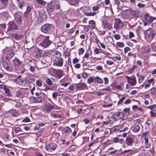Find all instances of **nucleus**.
Segmentation results:
<instances>
[{
  "label": "nucleus",
  "mask_w": 156,
  "mask_h": 156,
  "mask_svg": "<svg viewBox=\"0 0 156 156\" xmlns=\"http://www.w3.org/2000/svg\"><path fill=\"white\" fill-rule=\"evenodd\" d=\"M49 36L45 37L43 41L40 43V45L44 48L48 47L51 43V41L49 40Z\"/></svg>",
  "instance_id": "f257e3e1"
},
{
  "label": "nucleus",
  "mask_w": 156,
  "mask_h": 156,
  "mask_svg": "<svg viewBox=\"0 0 156 156\" xmlns=\"http://www.w3.org/2000/svg\"><path fill=\"white\" fill-rule=\"evenodd\" d=\"M8 25V26L7 28L8 31L16 30H18V27L17 25L13 21L9 22Z\"/></svg>",
  "instance_id": "f03ea898"
},
{
  "label": "nucleus",
  "mask_w": 156,
  "mask_h": 156,
  "mask_svg": "<svg viewBox=\"0 0 156 156\" xmlns=\"http://www.w3.org/2000/svg\"><path fill=\"white\" fill-rule=\"evenodd\" d=\"M123 26V23L121 20L119 19H115V22L114 27L116 30H119L122 28Z\"/></svg>",
  "instance_id": "7ed1b4c3"
},
{
  "label": "nucleus",
  "mask_w": 156,
  "mask_h": 156,
  "mask_svg": "<svg viewBox=\"0 0 156 156\" xmlns=\"http://www.w3.org/2000/svg\"><path fill=\"white\" fill-rule=\"evenodd\" d=\"M57 147V145L54 143H51L45 146V149L49 154H51L52 152L54 151Z\"/></svg>",
  "instance_id": "20e7f679"
},
{
  "label": "nucleus",
  "mask_w": 156,
  "mask_h": 156,
  "mask_svg": "<svg viewBox=\"0 0 156 156\" xmlns=\"http://www.w3.org/2000/svg\"><path fill=\"white\" fill-rule=\"evenodd\" d=\"M51 24L49 23H46L42 26L41 28L42 32L44 33H48L51 28Z\"/></svg>",
  "instance_id": "39448f33"
},
{
  "label": "nucleus",
  "mask_w": 156,
  "mask_h": 156,
  "mask_svg": "<svg viewBox=\"0 0 156 156\" xmlns=\"http://www.w3.org/2000/svg\"><path fill=\"white\" fill-rule=\"evenodd\" d=\"M123 117V114L121 112H117L112 115V117L115 120H118L122 119Z\"/></svg>",
  "instance_id": "423d86ee"
},
{
  "label": "nucleus",
  "mask_w": 156,
  "mask_h": 156,
  "mask_svg": "<svg viewBox=\"0 0 156 156\" xmlns=\"http://www.w3.org/2000/svg\"><path fill=\"white\" fill-rule=\"evenodd\" d=\"M76 88L77 90H84L87 86L84 83L81 82L75 84Z\"/></svg>",
  "instance_id": "0eeeda50"
},
{
  "label": "nucleus",
  "mask_w": 156,
  "mask_h": 156,
  "mask_svg": "<svg viewBox=\"0 0 156 156\" xmlns=\"http://www.w3.org/2000/svg\"><path fill=\"white\" fill-rule=\"evenodd\" d=\"M55 4L52 3H49L46 6V9L48 12H50L54 11L55 9Z\"/></svg>",
  "instance_id": "6e6552de"
},
{
  "label": "nucleus",
  "mask_w": 156,
  "mask_h": 156,
  "mask_svg": "<svg viewBox=\"0 0 156 156\" xmlns=\"http://www.w3.org/2000/svg\"><path fill=\"white\" fill-rule=\"evenodd\" d=\"M146 33L148 37L149 38L151 39L153 38L155 35V34L154 33L153 30L152 28H149L146 31Z\"/></svg>",
  "instance_id": "1a4fd4ad"
},
{
  "label": "nucleus",
  "mask_w": 156,
  "mask_h": 156,
  "mask_svg": "<svg viewBox=\"0 0 156 156\" xmlns=\"http://www.w3.org/2000/svg\"><path fill=\"white\" fill-rule=\"evenodd\" d=\"M15 20L18 24L21 25L22 23V16L18 13L16 14L14 16Z\"/></svg>",
  "instance_id": "9d476101"
},
{
  "label": "nucleus",
  "mask_w": 156,
  "mask_h": 156,
  "mask_svg": "<svg viewBox=\"0 0 156 156\" xmlns=\"http://www.w3.org/2000/svg\"><path fill=\"white\" fill-rule=\"evenodd\" d=\"M127 82L132 86H133L136 85V81L135 77H133L131 78L127 76Z\"/></svg>",
  "instance_id": "9b49d317"
},
{
  "label": "nucleus",
  "mask_w": 156,
  "mask_h": 156,
  "mask_svg": "<svg viewBox=\"0 0 156 156\" xmlns=\"http://www.w3.org/2000/svg\"><path fill=\"white\" fill-rule=\"evenodd\" d=\"M144 19L146 22H149L150 23H152L155 20L154 17L150 16L147 14L144 16Z\"/></svg>",
  "instance_id": "f8f14e48"
},
{
  "label": "nucleus",
  "mask_w": 156,
  "mask_h": 156,
  "mask_svg": "<svg viewBox=\"0 0 156 156\" xmlns=\"http://www.w3.org/2000/svg\"><path fill=\"white\" fill-rule=\"evenodd\" d=\"M11 36L16 40H20L23 37V36L21 34H19L16 33L12 34H11Z\"/></svg>",
  "instance_id": "ddd939ff"
},
{
  "label": "nucleus",
  "mask_w": 156,
  "mask_h": 156,
  "mask_svg": "<svg viewBox=\"0 0 156 156\" xmlns=\"http://www.w3.org/2000/svg\"><path fill=\"white\" fill-rule=\"evenodd\" d=\"M129 11L130 14L135 17H138L139 16V12L137 10H133L131 9H127Z\"/></svg>",
  "instance_id": "4468645a"
},
{
  "label": "nucleus",
  "mask_w": 156,
  "mask_h": 156,
  "mask_svg": "<svg viewBox=\"0 0 156 156\" xmlns=\"http://www.w3.org/2000/svg\"><path fill=\"white\" fill-rule=\"evenodd\" d=\"M14 81L19 85H22L23 84V81L21 79V76H19L17 78L14 79Z\"/></svg>",
  "instance_id": "2eb2a0df"
},
{
  "label": "nucleus",
  "mask_w": 156,
  "mask_h": 156,
  "mask_svg": "<svg viewBox=\"0 0 156 156\" xmlns=\"http://www.w3.org/2000/svg\"><path fill=\"white\" fill-rule=\"evenodd\" d=\"M55 75L58 79H60L63 76V71L59 69L56 71L55 72Z\"/></svg>",
  "instance_id": "dca6fc26"
},
{
  "label": "nucleus",
  "mask_w": 156,
  "mask_h": 156,
  "mask_svg": "<svg viewBox=\"0 0 156 156\" xmlns=\"http://www.w3.org/2000/svg\"><path fill=\"white\" fill-rule=\"evenodd\" d=\"M134 137L133 136L130 137L128 136L127 137V146H132L134 142Z\"/></svg>",
  "instance_id": "f3484780"
},
{
  "label": "nucleus",
  "mask_w": 156,
  "mask_h": 156,
  "mask_svg": "<svg viewBox=\"0 0 156 156\" xmlns=\"http://www.w3.org/2000/svg\"><path fill=\"white\" fill-rule=\"evenodd\" d=\"M39 14V17L43 20L46 19V13L44 10H41L40 11Z\"/></svg>",
  "instance_id": "a211bd4d"
},
{
  "label": "nucleus",
  "mask_w": 156,
  "mask_h": 156,
  "mask_svg": "<svg viewBox=\"0 0 156 156\" xmlns=\"http://www.w3.org/2000/svg\"><path fill=\"white\" fill-rule=\"evenodd\" d=\"M92 54V51L90 48L87 49L86 52L85 54L83 57V58H86L87 60L88 59L90 56H91Z\"/></svg>",
  "instance_id": "6ab92c4d"
},
{
  "label": "nucleus",
  "mask_w": 156,
  "mask_h": 156,
  "mask_svg": "<svg viewBox=\"0 0 156 156\" xmlns=\"http://www.w3.org/2000/svg\"><path fill=\"white\" fill-rule=\"evenodd\" d=\"M63 63V59L62 58H60L58 60L55 61L54 63V65L56 66L62 67Z\"/></svg>",
  "instance_id": "aec40b11"
},
{
  "label": "nucleus",
  "mask_w": 156,
  "mask_h": 156,
  "mask_svg": "<svg viewBox=\"0 0 156 156\" xmlns=\"http://www.w3.org/2000/svg\"><path fill=\"white\" fill-rule=\"evenodd\" d=\"M71 131V129L68 126L64 127L62 131V133L66 135L69 134Z\"/></svg>",
  "instance_id": "412c9836"
},
{
  "label": "nucleus",
  "mask_w": 156,
  "mask_h": 156,
  "mask_svg": "<svg viewBox=\"0 0 156 156\" xmlns=\"http://www.w3.org/2000/svg\"><path fill=\"white\" fill-rule=\"evenodd\" d=\"M13 64L15 67H17L21 66V62L19 59L17 58L13 60Z\"/></svg>",
  "instance_id": "4be33fe9"
},
{
  "label": "nucleus",
  "mask_w": 156,
  "mask_h": 156,
  "mask_svg": "<svg viewBox=\"0 0 156 156\" xmlns=\"http://www.w3.org/2000/svg\"><path fill=\"white\" fill-rule=\"evenodd\" d=\"M127 156L131 155L138 152L137 149H136L127 150Z\"/></svg>",
  "instance_id": "5701e85b"
},
{
  "label": "nucleus",
  "mask_w": 156,
  "mask_h": 156,
  "mask_svg": "<svg viewBox=\"0 0 156 156\" xmlns=\"http://www.w3.org/2000/svg\"><path fill=\"white\" fill-rule=\"evenodd\" d=\"M136 75L138 78V82L140 84L143 82L144 80L145 77L142 75H140L138 73H137Z\"/></svg>",
  "instance_id": "b1692460"
},
{
  "label": "nucleus",
  "mask_w": 156,
  "mask_h": 156,
  "mask_svg": "<svg viewBox=\"0 0 156 156\" xmlns=\"http://www.w3.org/2000/svg\"><path fill=\"white\" fill-rule=\"evenodd\" d=\"M103 26L104 29H111L112 28V25L110 24L107 22L105 21L103 23Z\"/></svg>",
  "instance_id": "393cba45"
},
{
  "label": "nucleus",
  "mask_w": 156,
  "mask_h": 156,
  "mask_svg": "<svg viewBox=\"0 0 156 156\" xmlns=\"http://www.w3.org/2000/svg\"><path fill=\"white\" fill-rule=\"evenodd\" d=\"M54 108V106L49 103L46 107V110L47 112H50Z\"/></svg>",
  "instance_id": "a878e982"
},
{
  "label": "nucleus",
  "mask_w": 156,
  "mask_h": 156,
  "mask_svg": "<svg viewBox=\"0 0 156 156\" xmlns=\"http://www.w3.org/2000/svg\"><path fill=\"white\" fill-rule=\"evenodd\" d=\"M32 99H33L35 102L39 103L42 102L43 98L42 96H40L37 98L33 97H32Z\"/></svg>",
  "instance_id": "bb28decb"
},
{
  "label": "nucleus",
  "mask_w": 156,
  "mask_h": 156,
  "mask_svg": "<svg viewBox=\"0 0 156 156\" xmlns=\"http://www.w3.org/2000/svg\"><path fill=\"white\" fill-rule=\"evenodd\" d=\"M91 39L92 41L94 43L98 44L99 42H100V41L96 35L92 36L91 37Z\"/></svg>",
  "instance_id": "cd10ccee"
},
{
  "label": "nucleus",
  "mask_w": 156,
  "mask_h": 156,
  "mask_svg": "<svg viewBox=\"0 0 156 156\" xmlns=\"http://www.w3.org/2000/svg\"><path fill=\"white\" fill-rule=\"evenodd\" d=\"M94 82L101 84L103 82V80L99 76H96L95 77H94Z\"/></svg>",
  "instance_id": "c85d7f7f"
},
{
  "label": "nucleus",
  "mask_w": 156,
  "mask_h": 156,
  "mask_svg": "<svg viewBox=\"0 0 156 156\" xmlns=\"http://www.w3.org/2000/svg\"><path fill=\"white\" fill-rule=\"evenodd\" d=\"M144 140H145L144 144L145 145L146 148H147L149 147L150 146L151 144L150 143L148 144V143H149L148 137H146L144 138Z\"/></svg>",
  "instance_id": "c756f323"
},
{
  "label": "nucleus",
  "mask_w": 156,
  "mask_h": 156,
  "mask_svg": "<svg viewBox=\"0 0 156 156\" xmlns=\"http://www.w3.org/2000/svg\"><path fill=\"white\" fill-rule=\"evenodd\" d=\"M89 24H91V25L88 26V27L92 29L95 28V22L93 20H91L89 21Z\"/></svg>",
  "instance_id": "7c9ffc66"
},
{
  "label": "nucleus",
  "mask_w": 156,
  "mask_h": 156,
  "mask_svg": "<svg viewBox=\"0 0 156 156\" xmlns=\"http://www.w3.org/2000/svg\"><path fill=\"white\" fill-rule=\"evenodd\" d=\"M17 4L20 9H22L24 5V3L23 0H17Z\"/></svg>",
  "instance_id": "2f4dec72"
},
{
  "label": "nucleus",
  "mask_w": 156,
  "mask_h": 156,
  "mask_svg": "<svg viewBox=\"0 0 156 156\" xmlns=\"http://www.w3.org/2000/svg\"><path fill=\"white\" fill-rule=\"evenodd\" d=\"M68 2L71 5H75L79 2V0H68Z\"/></svg>",
  "instance_id": "473e14b6"
},
{
  "label": "nucleus",
  "mask_w": 156,
  "mask_h": 156,
  "mask_svg": "<svg viewBox=\"0 0 156 156\" xmlns=\"http://www.w3.org/2000/svg\"><path fill=\"white\" fill-rule=\"evenodd\" d=\"M4 89L5 90V93L6 95L7 96H10L11 95V94L10 93L9 89L6 87H5Z\"/></svg>",
  "instance_id": "72a5a7b5"
},
{
  "label": "nucleus",
  "mask_w": 156,
  "mask_h": 156,
  "mask_svg": "<svg viewBox=\"0 0 156 156\" xmlns=\"http://www.w3.org/2000/svg\"><path fill=\"white\" fill-rule=\"evenodd\" d=\"M14 52L13 51H12L9 54H8L7 55L6 58L8 59H11L12 57L14 56Z\"/></svg>",
  "instance_id": "f704fd0d"
},
{
  "label": "nucleus",
  "mask_w": 156,
  "mask_h": 156,
  "mask_svg": "<svg viewBox=\"0 0 156 156\" xmlns=\"http://www.w3.org/2000/svg\"><path fill=\"white\" fill-rule=\"evenodd\" d=\"M39 4L45 5L47 2L43 0H35Z\"/></svg>",
  "instance_id": "c9c22d12"
},
{
  "label": "nucleus",
  "mask_w": 156,
  "mask_h": 156,
  "mask_svg": "<svg viewBox=\"0 0 156 156\" xmlns=\"http://www.w3.org/2000/svg\"><path fill=\"white\" fill-rule=\"evenodd\" d=\"M61 53L58 51H56L54 55V56L56 58V59H58L59 58L61 57Z\"/></svg>",
  "instance_id": "e433bc0d"
},
{
  "label": "nucleus",
  "mask_w": 156,
  "mask_h": 156,
  "mask_svg": "<svg viewBox=\"0 0 156 156\" xmlns=\"http://www.w3.org/2000/svg\"><path fill=\"white\" fill-rule=\"evenodd\" d=\"M140 129V126L138 125H135L134 126L133 130L135 132H138L139 131Z\"/></svg>",
  "instance_id": "4c0bfd02"
},
{
  "label": "nucleus",
  "mask_w": 156,
  "mask_h": 156,
  "mask_svg": "<svg viewBox=\"0 0 156 156\" xmlns=\"http://www.w3.org/2000/svg\"><path fill=\"white\" fill-rule=\"evenodd\" d=\"M2 4L5 6H7L9 4V0H0Z\"/></svg>",
  "instance_id": "58836bf2"
},
{
  "label": "nucleus",
  "mask_w": 156,
  "mask_h": 156,
  "mask_svg": "<svg viewBox=\"0 0 156 156\" xmlns=\"http://www.w3.org/2000/svg\"><path fill=\"white\" fill-rule=\"evenodd\" d=\"M53 117L55 118H62V115L60 114H54L52 115Z\"/></svg>",
  "instance_id": "ea45409f"
},
{
  "label": "nucleus",
  "mask_w": 156,
  "mask_h": 156,
  "mask_svg": "<svg viewBox=\"0 0 156 156\" xmlns=\"http://www.w3.org/2000/svg\"><path fill=\"white\" fill-rule=\"evenodd\" d=\"M137 68V66H134L132 67L128 71V72L129 73H132L134 70L135 69Z\"/></svg>",
  "instance_id": "a19ab883"
},
{
  "label": "nucleus",
  "mask_w": 156,
  "mask_h": 156,
  "mask_svg": "<svg viewBox=\"0 0 156 156\" xmlns=\"http://www.w3.org/2000/svg\"><path fill=\"white\" fill-rule=\"evenodd\" d=\"M149 133V132L146 131L144 132L141 135V137L143 138H144L146 137H147V136Z\"/></svg>",
  "instance_id": "79ce46f5"
},
{
  "label": "nucleus",
  "mask_w": 156,
  "mask_h": 156,
  "mask_svg": "<svg viewBox=\"0 0 156 156\" xmlns=\"http://www.w3.org/2000/svg\"><path fill=\"white\" fill-rule=\"evenodd\" d=\"M23 92L21 90H18L17 91L16 94V96L18 97H21L23 94Z\"/></svg>",
  "instance_id": "37998d69"
},
{
  "label": "nucleus",
  "mask_w": 156,
  "mask_h": 156,
  "mask_svg": "<svg viewBox=\"0 0 156 156\" xmlns=\"http://www.w3.org/2000/svg\"><path fill=\"white\" fill-rule=\"evenodd\" d=\"M32 6H28L27 7V11L25 12V14L26 13H29L31 10Z\"/></svg>",
  "instance_id": "c03bdc74"
},
{
  "label": "nucleus",
  "mask_w": 156,
  "mask_h": 156,
  "mask_svg": "<svg viewBox=\"0 0 156 156\" xmlns=\"http://www.w3.org/2000/svg\"><path fill=\"white\" fill-rule=\"evenodd\" d=\"M23 104L20 102H17L15 105L16 107L18 108L21 109L23 108Z\"/></svg>",
  "instance_id": "a18cd8bd"
},
{
  "label": "nucleus",
  "mask_w": 156,
  "mask_h": 156,
  "mask_svg": "<svg viewBox=\"0 0 156 156\" xmlns=\"http://www.w3.org/2000/svg\"><path fill=\"white\" fill-rule=\"evenodd\" d=\"M102 90L104 91L111 92L112 90L108 86H107L105 88L103 89Z\"/></svg>",
  "instance_id": "49530a36"
},
{
  "label": "nucleus",
  "mask_w": 156,
  "mask_h": 156,
  "mask_svg": "<svg viewBox=\"0 0 156 156\" xmlns=\"http://www.w3.org/2000/svg\"><path fill=\"white\" fill-rule=\"evenodd\" d=\"M93 81H94V77H91L88 79L87 82L89 84H90Z\"/></svg>",
  "instance_id": "de8ad7c7"
},
{
  "label": "nucleus",
  "mask_w": 156,
  "mask_h": 156,
  "mask_svg": "<svg viewBox=\"0 0 156 156\" xmlns=\"http://www.w3.org/2000/svg\"><path fill=\"white\" fill-rule=\"evenodd\" d=\"M58 95V94L57 92H55L52 94V97L54 99L56 100Z\"/></svg>",
  "instance_id": "09e8293b"
},
{
  "label": "nucleus",
  "mask_w": 156,
  "mask_h": 156,
  "mask_svg": "<svg viewBox=\"0 0 156 156\" xmlns=\"http://www.w3.org/2000/svg\"><path fill=\"white\" fill-rule=\"evenodd\" d=\"M116 45L117 47H123L124 46V44L121 42H118L116 43Z\"/></svg>",
  "instance_id": "8fccbe9b"
},
{
  "label": "nucleus",
  "mask_w": 156,
  "mask_h": 156,
  "mask_svg": "<svg viewBox=\"0 0 156 156\" xmlns=\"http://www.w3.org/2000/svg\"><path fill=\"white\" fill-rule=\"evenodd\" d=\"M147 108L151 110H153L154 108H156V105L154 104L152 105H150L148 106Z\"/></svg>",
  "instance_id": "3c124183"
},
{
  "label": "nucleus",
  "mask_w": 156,
  "mask_h": 156,
  "mask_svg": "<svg viewBox=\"0 0 156 156\" xmlns=\"http://www.w3.org/2000/svg\"><path fill=\"white\" fill-rule=\"evenodd\" d=\"M46 82L47 84L50 85H51L52 83V82L51 80L49 78H48L47 79L46 81Z\"/></svg>",
  "instance_id": "603ef678"
},
{
  "label": "nucleus",
  "mask_w": 156,
  "mask_h": 156,
  "mask_svg": "<svg viewBox=\"0 0 156 156\" xmlns=\"http://www.w3.org/2000/svg\"><path fill=\"white\" fill-rule=\"evenodd\" d=\"M94 52L96 54H98L100 53H101V49L98 48H96L94 50Z\"/></svg>",
  "instance_id": "864d4df0"
},
{
  "label": "nucleus",
  "mask_w": 156,
  "mask_h": 156,
  "mask_svg": "<svg viewBox=\"0 0 156 156\" xmlns=\"http://www.w3.org/2000/svg\"><path fill=\"white\" fill-rule=\"evenodd\" d=\"M150 113L151 114V117L154 118L156 117V112H155L152 111H151L150 112Z\"/></svg>",
  "instance_id": "5fc2aeb1"
},
{
  "label": "nucleus",
  "mask_w": 156,
  "mask_h": 156,
  "mask_svg": "<svg viewBox=\"0 0 156 156\" xmlns=\"http://www.w3.org/2000/svg\"><path fill=\"white\" fill-rule=\"evenodd\" d=\"M42 53V50L38 49L37 51V56L41 57V53Z\"/></svg>",
  "instance_id": "6e6d98bb"
},
{
  "label": "nucleus",
  "mask_w": 156,
  "mask_h": 156,
  "mask_svg": "<svg viewBox=\"0 0 156 156\" xmlns=\"http://www.w3.org/2000/svg\"><path fill=\"white\" fill-rule=\"evenodd\" d=\"M114 4L117 6H119L120 4V2L119 0H115L114 1Z\"/></svg>",
  "instance_id": "4d7b16f0"
},
{
  "label": "nucleus",
  "mask_w": 156,
  "mask_h": 156,
  "mask_svg": "<svg viewBox=\"0 0 156 156\" xmlns=\"http://www.w3.org/2000/svg\"><path fill=\"white\" fill-rule=\"evenodd\" d=\"M36 84L38 87H41L42 86V83L40 80H37L36 81Z\"/></svg>",
  "instance_id": "13d9d810"
},
{
  "label": "nucleus",
  "mask_w": 156,
  "mask_h": 156,
  "mask_svg": "<svg viewBox=\"0 0 156 156\" xmlns=\"http://www.w3.org/2000/svg\"><path fill=\"white\" fill-rule=\"evenodd\" d=\"M155 88H153L151 90V93L152 94H155L156 91L155 90Z\"/></svg>",
  "instance_id": "bf43d9fd"
},
{
  "label": "nucleus",
  "mask_w": 156,
  "mask_h": 156,
  "mask_svg": "<svg viewBox=\"0 0 156 156\" xmlns=\"http://www.w3.org/2000/svg\"><path fill=\"white\" fill-rule=\"evenodd\" d=\"M98 32L99 35L100 36L103 35L105 34V31H98Z\"/></svg>",
  "instance_id": "052dcab7"
},
{
  "label": "nucleus",
  "mask_w": 156,
  "mask_h": 156,
  "mask_svg": "<svg viewBox=\"0 0 156 156\" xmlns=\"http://www.w3.org/2000/svg\"><path fill=\"white\" fill-rule=\"evenodd\" d=\"M145 5L144 4H141V3H138L137 4V6L140 8L144 7Z\"/></svg>",
  "instance_id": "680f3d73"
},
{
  "label": "nucleus",
  "mask_w": 156,
  "mask_h": 156,
  "mask_svg": "<svg viewBox=\"0 0 156 156\" xmlns=\"http://www.w3.org/2000/svg\"><path fill=\"white\" fill-rule=\"evenodd\" d=\"M125 98V97H122L121 99L118 101V104L119 105H120L121 104L123 101L124 99Z\"/></svg>",
  "instance_id": "e2e57ef3"
},
{
  "label": "nucleus",
  "mask_w": 156,
  "mask_h": 156,
  "mask_svg": "<svg viewBox=\"0 0 156 156\" xmlns=\"http://www.w3.org/2000/svg\"><path fill=\"white\" fill-rule=\"evenodd\" d=\"M99 9V7L97 6H94L92 7L93 10L94 11H97Z\"/></svg>",
  "instance_id": "0e129e2a"
},
{
  "label": "nucleus",
  "mask_w": 156,
  "mask_h": 156,
  "mask_svg": "<svg viewBox=\"0 0 156 156\" xmlns=\"http://www.w3.org/2000/svg\"><path fill=\"white\" fill-rule=\"evenodd\" d=\"M134 34L132 32H129V38L130 39L131 38H132L134 37Z\"/></svg>",
  "instance_id": "69168bd1"
},
{
  "label": "nucleus",
  "mask_w": 156,
  "mask_h": 156,
  "mask_svg": "<svg viewBox=\"0 0 156 156\" xmlns=\"http://www.w3.org/2000/svg\"><path fill=\"white\" fill-rule=\"evenodd\" d=\"M99 43L101 46L102 48H103V49H105V48H106L105 45L103 43L101 42L100 41V42H99Z\"/></svg>",
  "instance_id": "338daca9"
},
{
  "label": "nucleus",
  "mask_w": 156,
  "mask_h": 156,
  "mask_svg": "<svg viewBox=\"0 0 156 156\" xmlns=\"http://www.w3.org/2000/svg\"><path fill=\"white\" fill-rule=\"evenodd\" d=\"M79 59H78L76 58H75L73 60V63L74 64H76V63H78L79 62Z\"/></svg>",
  "instance_id": "774afa93"
}]
</instances>
